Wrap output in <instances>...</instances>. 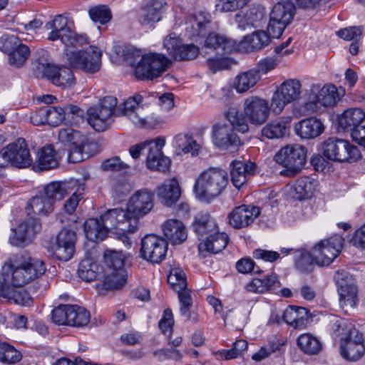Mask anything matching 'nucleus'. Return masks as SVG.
Wrapping results in <instances>:
<instances>
[{
    "instance_id": "obj_1",
    "label": "nucleus",
    "mask_w": 365,
    "mask_h": 365,
    "mask_svg": "<svg viewBox=\"0 0 365 365\" xmlns=\"http://www.w3.org/2000/svg\"><path fill=\"white\" fill-rule=\"evenodd\" d=\"M4 280L11 275L15 287H22L41 276L46 272L44 262L24 251L10 256L1 267Z\"/></svg>"
},
{
    "instance_id": "obj_2",
    "label": "nucleus",
    "mask_w": 365,
    "mask_h": 365,
    "mask_svg": "<svg viewBox=\"0 0 365 365\" xmlns=\"http://www.w3.org/2000/svg\"><path fill=\"white\" fill-rule=\"evenodd\" d=\"M125 56L130 63H133L132 58L140 57L134 73L140 80H153L160 76L170 64V60L163 54L150 53L142 56L140 51L133 47L126 49Z\"/></svg>"
},
{
    "instance_id": "obj_3",
    "label": "nucleus",
    "mask_w": 365,
    "mask_h": 365,
    "mask_svg": "<svg viewBox=\"0 0 365 365\" xmlns=\"http://www.w3.org/2000/svg\"><path fill=\"white\" fill-rule=\"evenodd\" d=\"M227 184L228 175L225 170L210 168L199 175L193 190L197 198L210 202L219 196Z\"/></svg>"
},
{
    "instance_id": "obj_4",
    "label": "nucleus",
    "mask_w": 365,
    "mask_h": 365,
    "mask_svg": "<svg viewBox=\"0 0 365 365\" xmlns=\"http://www.w3.org/2000/svg\"><path fill=\"white\" fill-rule=\"evenodd\" d=\"M58 140L66 147L68 161L73 163L88 158L96 148V143L90 142L86 135L71 128L60 129Z\"/></svg>"
},
{
    "instance_id": "obj_5",
    "label": "nucleus",
    "mask_w": 365,
    "mask_h": 365,
    "mask_svg": "<svg viewBox=\"0 0 365 365\" xmlns=\"http://www.w3.org/2000/svg\"><path fill=\"white\" fill-rule=\"evenodd\" d=\"M45 29L50 32L47 39L51 41L61 40L66 47H79L89 43L86 34H78L68 26V19L63 15H56L54 19L45 24Z\"/></svg>"
},
{
    "instance_id": "obj_6",
    "label": "nucleus",
    "mask_w": 365,
    "mask_h": 365,
    "mask_svg": "<svg viewBox=\"0 0 365 365\" xmlns=\"http://www.w3.org/2000/svg\"><path fill=\"white\" fill-rule=\"evenodd\" d=\"M324 156L329 160L353 163L361 158L359 149L349 140L330 137L322 144Z\"/></svg>"
},
{
    "instance_id": "obj_7",
    "label": "nucleus",
    "mask_w": 365,
    "mask_h": 365,
    "mask_svg": "<svg viewBox=\"0 0 365 365\" xmlns=\"http://www.w3.org/2000/svg\"><path fill=\"white\" fill-rule=\"evenodd\" d=\"M118 101L114 96H105L99 103L87 110V123L96 131L103 132L113 123Z\"/></svg>"
},
{
    "instance_id": "obj_8",
    "label": "nucleus",
    "mask_w": 365,
    "mask_h": 365,
    "mask_svg": "<svg viewBox=\"0 0 365 365\" xmlns=\"http://www.w3.org/2000/svg\"><path fill=\"white\" fill-rule=\"evenodd\" d=\"M142 101L143 97L139 94L129 97L118 106V115L128 117L135 125L140 128H153L159 124L161 120L155 118L154 114H145L143 108L140 106Z\"/></svg>"
},
{
    "instance_id": "obj_9",
    "label": "nucleus",
    "mask_w": 365,
    "mask_h": 365,
    "mask_svg": "<svg viewBox=\"0 0 365 365\" xmlns=\"http://www.w3.org/2000/svg\"><path fill=\"white\" fill-rule=\"evenodd\" d=\"M274 160L286 168V175L295 176L304 168L306 163V150L300 145H289L281 148L274 155ZM284 171L282 172L283 173Z\"/></svg>"
},
{
    "instance_id": "obj_10",
    "label": "nucleus",
    "mask_w": 365,
    "mask_h": 365,
    "mask_svg": "<svg viewBox=\"0 0 365 365\" xmlns=\"http://www.w3.org/2000/svg\"><path fill=\"white\" fill-rule=\"evenodd\" d=\"M1 168H26L33 165V158L24 138H19L1 149Z\"/></svg>"
},
{
    "instance_id": "obj_11",
    "label": "nucleus",
    "mask_w": 365,
    "mask_h": 365,
    "mask_svg": "<svg viewBox=\"0 0 365 365\" xmlns=\"http://www.w3.org/2000/svg\"><path fill=\"white\" fill-rule=\"evenodd\" d=\"M102 223L108 232H135L138 229V222L132 217L127 210L114 208L108 210L101 216Z\"/></svg>"
},
{
    "instance_id": "obj_12",
    "label": "nucleus",
    "mask_w": 365,
    "mask_h": 365,
    "mask_svg": "<svg viewBox=\"0 0 365 365\" xmlns=\"http://www.w3.org/2000/svg\"><path fill=\"white\" fill-rule=\"evenodd\" d=\"M295 14V7L291 2L276 4L270 13L267 31L274 38H278L284 29L292 21Z\"/></svg>"
},
{
    "instance_id": "obj_13",
    "label": "nucleus",
    "mask_w": 365,
    "mask_h": 365,
    "mask_svg": "<svg viewBox=\"0 0 365 365\" xmlns=\"http://www.w3.org/2000/svg\"><path fill=\"white\" fill-rule=\"evenodd\" d=\"M66 54L69 64L74 68L91 73L100 69L102 53L96 47H90L85 51H67Z\"/></svg>"
},
{
    "instance_id": "obj_14",
    "label": "nucleus",
    "mask_w": 365,
    "mask_h": 365,
    "mask_svg": "<svg viewBox=\"0 0 365 365\" xmlns=\"http://www.w3.org/2000/svg\"><path fill=\"white\" fill-rule=\"evenodd\" d=\"M302 85L297 79L284 81L273 94L271 109L276 115L282 113L285 106L297 100L301 94Z\"/></svg>"
},
{
    "instance_id": "obj_15",
    "label": "nucleus",
    "mask_w": 365,
    "mask_h": 365,
    "mask_svg": "<svg viewBox=\"0 0 365 365\" xmlns=\"http://www.w3.org/2000/svg\"><path fill=\"white\" fill-rule=\"evenodd\" d=\"M344 241V238L339 235L320 241L313 248L315 264L319 266L329 265L339 255Z\"/></svg>"
},
{
    "instance_id": "obj_16",
    "label": "nucleus",
    "mask_w": 365,
    "mask_h": 365,
    "mask_svg": "<svg viewBox=\"0 0 365 365\" xmlns=\"http://www.w3.org/2000/svg\"><path fill=\"white\" fill-rule=\"evenodd\" d=\"M168 246V242L162 237L145 235L141 240L140 257L152 263H159L165 259Z\"/></svg>"
},
{
    "instance_id": "obj_17",
    "label": "nucleus",
    "mask_w": 365,
    "mask_h": 365,
    "mask_svg": "<svg viewBox=\"0 0 365 365\" xmlns=\"http://www.w3.org/2000/svg\"><path fill=\"white\" fill-rule=\"evenodd\" d=\"M41 230V223L39 219H28L20 223L16 228L11 229L9 242L13 246L24 247L31 242L36 234Z\"/></svg>"
},
{
    "instance_id": "obj_18",
    "label": "nucleus",
    "mask_w": 365,
    "mask_h": 365,
    "mask_svg": "<svg viewBox=\"0 0 365 365\" xmlns=\"http://www.w3.org/2000/svg\"><path fill=\"white\" fill-rule=\"evenodd\" d=\"M270 108L267 101L255 96L247 98L243 103L245 115L255 125H261L267 120Z\"/></svg>"
},
{
    "instance_id": "obj_19",
    "label": "nucleus",
    "mask_w": 365,
    "mask_h": 365,
    "mask_svg": "<svg viewBox=\"0 0 365 365\" xmlns=\"http://www.w3.org/2000/svg\"><path fill=\"white\" fill-rule=\"evenodd\" d=\"M341 339V354L344 359L356 361L364 355L365 346L363 335L354 327L349 329L348 336Z\"/></svg>"
},
{
    "instance_id": "obj_20",
    "label": "nucleus",
    "mask_w": 365,
    "mask_h": 365,
    "mask_svg": "<svg viewBox=\"0 0 365 365\" xmlns=\"http://www.w3.org/2000/svg\"><path fill=\"white\" fill-rule=\"evenodd\" d=\"M215 145L222 150H237L242 145L240 138L235 130L225 124L217 123L212 128Z\"/></svg>"
},
{
    "instance_id": "obj_21",
    "label": "nucleus",
    "mask_w": 365,
    "mask_h": 365,
    "mask_svg": "<svg viewBox=\"0 0 365 365\" xmlns=\"http://www.w3.org/2000/svg\"><path fill=\"white\" fill-rule=\"evenodd\" d=\"M259 214L258 206L242 205L235 207L228 214V222L235 229L245 228L253 223Z\"/></svg>"
},
{
    "instance_id": "obj_22",
    "label": "nucleus",
    "mask_w": 365,
    "mask_h": 365,
    "mask_svg": "<svg viewBox=\"0 0 365 365\" xmlns=\"http://www.w3.org/2000/svg\"><path fill=\"white\" fill-rule=\"evenodd\" d=\"M154 205L153 194L146 190L137 191L130 199L127 210L139 222V217L147 215Z\"/></svg>"
},
{
    "instance_id": "obj_23",
    "label": "nucleus",
    "mask_w": 365,
    "mask_h": 365,
    "mask_svg": "<svg viewBox=\"0 0 365 365\" xmlns=\"http://www.w3.org/2000/svg\"><path fill=\"white\" fill-rule=\"evenodd\" d=\"M76 232L63 229L57 235L56 243L52 247L53 255L59 260H69L75 250Z\"/></svg>"
},
{
    "instance_id": "obj_24",
    "label": "nucleus",
    "mask_w": 365,
    "mask_h": 365,
    "mask_svg": "<svg viewBox=\"0 0 365 365\" xmlns=\"http://www.w3.org/2000/svg\"><path fill=\"white\" fill-rule=\"evenodd\" d=\"M165 145V140L157 138L148 142L147 165L150 170H157L165 172L169 169L170 160L163 155L162 148Z\"/></svg>"
},
{
    "instance_id": "obj_25",
    "label": "nucleus",
    "mask_w": 365,
    "mask_h": 365,
    "mask_svg": "<svg viewBox=\"0 0 365 365\" xmlns=\"http://www.w3.org/2000/svg\"><path fill=\"white\" fill-rule=\"evenodd\" d=\"M78 180L68 182H51L43 187V195L53 206L57 201L63 200L76 187Z\"/></svg>"
},
{
    "instance_id": "obj_26",
    "label": "nucleus",
    "mask_w": 365,
    "mask_h": 365,
    "mask_svg": "<svg viewBox=\"0 0 365 365\" xmlns=\"http://www.w3.org/2000/svg\"><path fill=\"white\" fill-rule=\"evenodd\" d=\"M230 168L231 182L239 189L254 175L256 165L250 161L233 160Z\"/></svg>"
},
{
    "instance_id": "obj_27",
    "label": "nucleus",
    "mask_w": 365,
    "mask_h": 365,
    "mask_svg": "<svg viewBox=\"0 0 365 365\" xmlns=\"http://www.w3.org/2000/svg\"><path fill=\"white\" fill-rule=\"evenodd\" d=\"M194 232L201 242L216 232L219 228L217 221L209 213L201 212L197 214L192 223Z\"/></svg>"
},
{
    "instance_id": "obj_28",
    "label": "nucleus",
    "mask_w": 365,
    "mask_h": 365,
    "mask_svg": "<svg viewBox=\"0 0 365 365\" xmlns=\"http://www.w3.org/2000/svg\"><path fill=\"white\" fill-rule=\"evenodd\" d=\"M203 47L206 49L217 51L218 53H231L237 51V41L211 32L206 36Z\"/></svg>"
},
{
    "instance_id": "obj_29",
    "label": "nucleus",
    "mask_w": 365,
    "mask_h": 365,
    "mask_svg": "<svg viewBox=\"0 0 365 365\" xmlns=\"http://www.w3.org/2000/svg\"><path fill=\"white\" fill-rule=\"evenodd\" d=\"M283 320L295 329H304L310 323L311 314L307 309L289 305L283 313Z\"/></svg>"
},
{
    "instance_id": "obj_30",
    "label": "nucleus",
    "mask_w": 365,
    "mask_h": 365,
    "mask_svg": "<svg viewBox=\"0 0 365 365\" xmlns=\"http://www.w3.org/2000/svg\"><path fill=\"white\" fill-rule=\"evenodd\" d=\"M271 38L273 37L268 31H255L251 35L245 36L240 41H237V51L252 52L261 50L269 43Z\"/></svg>"
},
{
    "instance_id": "obj_31",
    "label": "nucleus",
    "mask_w": 365,
    "mask_h": 365,
    "mask_svg": "<svg viewBox=\"0 0 365 365\" xmlns=\"http://www.w3.org/2000/svg\"><path fill=\"white\" fill-rule=\"evenodd\" d=\"M58 164L56 150L51 145H48L38 150L32 168L36 172L48 170L57 168Z\"/></svg>"
},
{
    "instance_id": "obj_32",
    "label": "nucleus",
    "mask_w": 365,
    "mask_h": 365,
    "mask_svg": "<svg viewBox=\"0 0 365 365\" xmlns=\"http://www.w3.org/2000/svg\"><path fill=\"white\" fill-rule=\"evenodd\" d=\"M181 190L178 181L175 178L168 179L158 187L156 195L161 203L166 206H172L180 198Z\"/></svg>"
},
{
    "instance_id": "obj_33",
    "label": "nucleus",
    "mask_w": 365,
    "mask_h": 365,
    "mask_svg": "<svg viewBox=\"0 0 365 365\" xmlns=\"http://www.w3.org/2000/svg\"><path fill=\"white\" fill-rule=\"evenodd\" d=\"M324 125L319 120L314 117L302 120L295 125L297 134L302 138L314 139L324 131Z\"/></svg>"
},
{
    "instance_id": "obj_34",
    "label": "nucleus",
    "mask_w": 365,
    "mask_h": 365,
    "mask_svg": "<svg viewBox=\"0 0 365 365\" xmlns=\"http://www.w3.org/2000/svg\"><path fill=\"white\" fill-rule=\"evenodd\" d=\"M291 116H283L271 121L262 129V135L268 139H279L287 135L289 131Z\"/></svg>"
},
{
    "instance_id": "obj_35",
    "label": "nucleus",
    "mask_w": 365,
    "mask_h": 365,
    "mask_svg": "<svg viewBox=\"0 0 365 365\" xmlns=\"http://www.w3.org/2000/svg\"><path fill=\"white\" fill-rule=\"evenodd\" d=\"M228 240V235L225 232H220L217 228L215 233L200 242L198 249L200 252L217 254L227 247Z\"/></svg>"
},
{
    "instance_id": "obj_36",
    "label": "nucleus",
    "mask_w": 365,
    "mask_h": 365,
    "mask_svg": "<svg viewBox=\"0 0 365 365\" xmlns=\"http://www.w3.org/2000/svg\"><path fill=\"white\" fill-rule=\"evenodd\" d=\"M365 120V112L361 108H349L338 117L339 125L345 131L352 133L356 128L362 127L361 123Z\"/></svg>"
},
{
    "instance_id": "obj_37",
    "label": "nucleus",
    "mask_w": 365,
    "mask_h": 365,
    "mask_svg": "<svg viewBox=\"0 0 365 365\" xmlns=\"http://www.w3.org/2000/svg\"><path fill=\"white\" fill-rule=\"evenodd\" d=\"M164 235L173 245L183 242L187 237V231L183 223L175 219H169L163 225Z\"/></svg>"
},
{
    "instance_id": "obj_38",
    "label": "nucleus",
    "mask_w": 365,
    "mask_h": 365,
    "mask_svg": "<svg viewBox=\"0 0 365 365\" xmlns=\"http://www.w3.org/2000/svg\"><path fill=\"white\" fill-rule=\"evenodd\" d=\"M210 24L209 15L200 12L189 18L186 31L191 37L204 36L210 30Z\"/></svg>"
},
{
    "instance_id": "obj_39",
    "label": "nucleus",
    "mask_w": 365,
    "mask_h": 365,
    "mask_svg": "<svg viewBox=\"0 0 365 365\" xmlns=\"http://www.w3.org/2000/svg\"><path fill=\"white\" fill-rule=\"evenodd\" d=\"M26 212L29 219L36 218L37 216H46L54 210V206L49 202L41 194L31 198L27 202Z\"/></svg>"
},
{
    "instance_id": "obj_40",
    "label": "nucleus",
    "mask_w": 365,
    "mask_h": 365,
    "mask_svg": "<svg viewBox=\"0 0 365 365\" xmlns=\"http://www.w3.org/2000/svg\"><path fill=\"white\" fill-rule=\"evenodd\" d=\"M163 3L158 0L150 1L143 9L139 21L143 26H153L161 19Z\"/></svg>"
},
{
    "instance_id": "obj_41",
    "label": "nucleus",
    "mask_w": 365,
    "mask_h": 365,
    "mask_svg": "<svg viewBox=\"0 0 365 365\" xmlns=\"http://www.w3.org/2000/svg\"><path fill=\"white\" fill-rule=\"evenodd\" d=\"M279 282L276 274L267 275L263 279L254 278L245 287L247 292L264 293L279 287Z\"/></svg>"
},
{
    "instance_id": "obj_42",
    "label": "nucleus",
    "mask_w": 365,
    "mask_h": 365,
    "mask_svg": "<svg viewBox=\"0 0 365 365\" xmlns=\"http://www.w3.org/2000/svg\"><path fill=\"white\" fill-rule=\"evenodd\" d=\"M84 232L86 238L92 242L102 241L108 234L101 217L99 219H88L84 223Z\"/></svg>"
},
{
    "instance_id": "obj_43",
    "label": "nucleus",
    "mask_w": 365,
    "mask_h": 365,
    "mask_svg": "<svg viewBox=\"0 0 365 365\" xmlns=\"http://www.w3.org/2000/svg\"><path fill=\"white\" fill-rule=\"evenodd\" d=\"M338 284L340 306L342 308L354 307L357 302L356 287L344 281L339 282Z\"/></svg>"
},
{
    "instance_id": "obj_44",
    "label": "nucleus",
    "mask_w": 365,
    "mask_h": 365,
    "mask_svg": "<svg viewBox=\"0 0 365 365\" xmlns=\"http://www.w3.org/2000/svg\"><path fill=\"white\" fill-rule=\"evenodd\" d=\"M316 185V181L310 177L300 178L293 187V197L299 200L310 197Z\"/></svg>"
},
{
    "instance_id": "obj_45",
    "label": "nucleus",
    "mask_w": 365,
    "mask_h": 365,
    "mask_svg": "<svg viewBox=\"0 0 365 365\" xmlns=\"http://www.w3.org/2000/svg\"><path fill=\"white\" fill-rule=\"evenodd\" d=\"M225 118L230 123V128L242 133H246L249 130L247 118L244 112H240L235 107H230L225 112Z\"/></svg>"
},
{
    "instance_id": "obj_46",
    "label": "nucleus",
    "mask_w": 365,
    "mask_h": 365,
    "mask_svg": "<svg viewBox=\"0 0 365 365\" xmlns=\"http://www.w3.org/2000/svg\"><path fill=\"white\" fill-rule=\"evenodd\" d=\"M297 345L304 354L310 356L318 354L322 349V342L309 333L301 334L297 339Z\"/></svg>"
},
{
    "instance_id": "obj_47",
    "label": "nucleus",
    "mask_w": 365,
    "mask_h": 365,
    "mask_svg": "<svg viewBox=\"0 0 365 365\" xmlns=\"http://www.w3.org/2000/svg\"><path fill=\"white\" fill-rule=\"evenodd\" d=\"M59 68L53 65L48 58L41 57L33 63V72L37 78H46L53 83V79L56 76Z\"/></svg>"
},
{
    "instance_id": "obj_48",
    "label": "nucleus",
    "mask_w": 365,
    "mask_h": 365,
    "mask_svg": "<svg viewBox=\"0 0 365 365\" xmlns=\"http://www.w3.org/2000/svg\"><path fill=\"white\" fill-rule=\"evenodd\" d=\"M290 251H293L295 264L299 270L302 272H309L312 270L313 264L315 263V255L313 251L310 253L303 248H290Z\"/></svg>"
},
{
    "instance_id": "obj_49",
    "label": "nucleus",
    "mask_w": 365,
    "mask_h": 365,
    "mask_svg": "<svg viewBox=\"0 0 365 365\" xmlns=\"http://www.w3.org/2000/svg\"><path fill=\"white\" fill-rule=\"evenodd\" d=\"M260 79L258 71L252 68L237 75L234 84L237 92L243 93L253 87Z\"/></svg>"
},
{
    "instance_id": "obj_50",
    "label": "nucleus",
    "mask_w": 365,
    "mask_h": 365,
    "mask_svg": "<svg viewBox=\"0 0 365 365\" xmlns=\"http://www.w3.org/2000/svg\"><path fill=\"white\" fill-rule=\"evenodd\" d=\"M339 100V93L336 86L331 85L324 86L314 97V103L317 107H331L336 104Z\"/></svg>"
},
{
    "instance_id": "obj_51",
    "label": "nucleus",
    "mask_w": 365,
    "mask_h": 365,
    "mask_svg": "<svg viewBox=\"0 0 365 365\" xmlns=\"http://www.w3.org/2000/svg\"><path fill=\"white\" fill-rule=\"evenodd\" d=\"M30 55V48L21 43L7 55L6 61L9 66L20 68L24 66Z\"/></svg>"
},
{
    "instance_id": "obj_52",
    "label": "nucleus",
    "mask_w": 365,
    "mask_h": 365,
    "mask_svg": "<svg viewBox=\"0 0 365 365\" xmlns=\"http://www.w3.org/2000/svg\"><path fill=\"white\" fill-rule=\"evenodd\" d=\"M67 312H68V326L84 327L90 322V313L83 307L69 304Z\"/></svg>"
},
{
    "instance_id": "obj_53",
    "label": "nucleus",
    "mask_w": 365,
    "mask_h": 365,
    "mask_svg": "<svg viewBox=\"0 0 365 365\" xmlns=\"http://www.w3.org/2000/svg\"><path fill=\"white\" fill-rule=\"evenodd\" d=\"M125 256L122 252L106 250L104 253L105 269L126 273L124 269Z\"/></svg>"
},
{
    "instance_id": "obj_54",
    "label": "nucleus",
    "mask_w": 365,
    "mask_h": 365,
    "mask_svg": "<svg viewBox=\"0 0 365 365\" xmlns=\"http://www.w3.org/2000/svg\"><path fill=\"white\" fill-rule=\"evenodd\" d=\"M126 277V273L105 269L103 287L106 290L119 289L125 284Z\"/></svg>"
},
{
    "instance_id": "obj_55",
    "label": "nucleus",
    "mask_w": 365,
    "mask_h": 365,
    "mask_svg": "<svg viewBox=\"0 0 365 365\" xmlns=\"http://www.w3.org/2000/svg\"><path fill=\"white\" fill-rule=\"evenodd\" d=\"M174 143L179 151L184 153H191L192 155L197 154L199 145L189 134H178L174 138Z\"/></svg>"
},
{
    "instance_id": "obj_56",
    "label": "nucleus",
    "mask_w": 365,
    "mask_h": 365,
    "mask_svg": "<svg viewBox=\"0 0 365 365\" xmlns=\"http://www.w3.org/2000/svg\"><path fill=\"white\" fill-rule=\"evenodd\" d=\"M96 267V264L92 263L89 259L82 260L78 269L79 277L86 282L94 280L97 277V272L95 270Z\"/></svg>"
},
{
    "instance_id": "obj_57",
    "label": "nucleus",
    "mask_w": 365,
    "mask_h": 365,
    "mask_svg": "<svg viewBox=\"0 0 365 365\" xmlns=\"http://www.w3.org/2000/svg\"><path fill=\"white\" fill-rule=\"evenodd\" d=\"M175 291L178 292V298L180 302V314L187 319H190V309L192 304V299L190 295V291L187 287L183 289H176Z\"/></svg>"
},
{
    "instance_id": "obj_58",
    "label": "nucleus",
    "mask_w": 365,
    "mask_h": 365,
    "mask_svg": "<svg viewBox=\"0 0 365 365\" xmlns=\"http://www.w3.org/2000/svg\"><path fill=\"white\" fill-rule=\"evenodd\" d=\"M91 19L101 24L108 22L112 17L110 10L104 5H99L92 7L88 11Z\"/></svg>"
},
{
    "instance_id": "obj_59",
    "label": "nucleus",
    "mask_w": 365,
    "mask_h": 365,
    "mask_svg": "<svg viewBox=\"0 0 365 365\" xmlns=\"http://www.w3.org/2000/svg\"><path fill=\"white\" fill-rule=\"evenodd\" d=\"M168 282L174 290L186 288L187 280L185 274L180 268H173L168 276Z\"/></svg>"
},
{
    "instance_id": "obj_60",
    "label": "nucleus",
    "mask_w": 365,
    "mask_h": 365,
    "mask_svg": "<svg viewBox=\"0 0 365 365\" xmlns=\"http://www.w3.org/2000/svg\"><path fill=\"white\" fill-rule=\"evenodd\" d=\"M21 354L13 346L6 342H1V362L16 364L21 359Z\"/></svg>"
},
{
    "instance_id": "obj_61",
    "label": "nucleus",
    "mask_w": 365,
    "mask_h": 365,
    "mask_svg": "<svg viewBox=\"0 0 365 365\" xmlns=\"http://www.w3.org/2000/svg\"><path fill=\"white\" fill-rule=\"evenodd\" d=\"M47 124L51 126L59 125L66 118V111L61 107L46 105Z\"/></svg>"
},
{
    "instance_id": "obj_62",
    "label": "nucleus",
    "mask_w": 365,
    "mask_h": 365,
    "mask_svg": "<svg viewBox=\"0 0 365 365\" xmlns=\"http://www.w3.org/2000/svg\"><path fill=\"white\" fill-rule=\"evenodd\" d=\"M74 76L72 71L67 67L59 68L56 76L53 79V84L66 87L73 83Z\"/></svg>"
},
{
    "instance_id": "obj_63",
    "label": "nucleus",
    "mask_w": 365,
    "mask_h": 365,
    "mask_svg": "<svg viewBox=\"0 0 365 365\" xmlns=\"http://www.w3.org/2000/svg\"><path fill=\"white\" fill-rule=\"evenodd\" d=\"M76 187H78L76 190L72 193L71 196L63 204V210L68 215H71L75 212L80 200L83 198L84 185L77 184Z\"/></svg>"
},
{
    "instance_id": "obj_64",
    "label": "nucleus",
    "mask_w": 365,
    "mask_h": 365,
    "mask_svg": "<svg viewBox=\"0 0 365 365\" xmlns=\"http://www.w3.org/2000/svg\"><path fill=\"white\" fill-rule=\"evenodd\" d=\"M246 4L247 0H216L215 10L221 13L231 12L244 7Z\"/></svg>"
}]
</instances>
